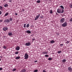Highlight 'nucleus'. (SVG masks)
Instances as JSON below:
<instances>
[{
  "mask_svg": "<svg viewBox=\"0 0 72 72\" xmlns=\"http://www.w3.org/2000/svg\"><path fill=\"white\" fill-rule=\"evenodd\" d=\"M30 45H31V43L30 42L26 43H25V45L26 46H30Z\"/></svg>",
  "mask_w": 72,
  "mask_h": 72,
  "instance_id": "7",
  "label": "nucleus"
},
{
  "mask_svg": "<svg viewBox=\"0 0 72 72\" xmlns=\"http://www.w3.org/2000/svg\"><path fill=\"white\" fill-rule=\"evenodd\" d=\"M37 14H39L38 15H37L36 17L35 18V20L36 21L37 19H39V18L40 17V14L37 13Z\"/></svg>",
  "mask_w": 72,
  "mask_h": 72,
  "instance_id": "3",
  "label": "nucleus"
},
{
  "mask_svg": "<svg viewBox=\"0 0 72 72\" xmlns=\"http://www.w3.org/2000/svg\"><path fill=\"white\" fill-rule=\"evenodd\" d=\"M56 15H58V14L57 12H56Z\"/></svg>",
  "mask_w": 72,
  "mask_h": 72,
  "instance_id": "49",
  "label": "nucleus"
},
{
  "mask_svg": "<svg viewBox=\"0 0 72 72\" xmlns=\"http://www.w3.org/2000/svg\"><path fill=\"white\" fill-rule=\"evenodd\" d=\"M9 2L10 3H11V2H12V0H9Z\"/></svg>",
  "mask_w": 72,
  "mask_h": 72,
  "instance_id": "38",
  "label": "nucleus"
},
{
  "mask_svg": "<svg viewBox=\"0 0 72 72\" xmlns=\"http://www.w3.org/2000/svg\"><path fill=\"white\" fill-rule=\"evenodd\" d=\"M48 53V52L46 51H44L42 52V54H47Z\"/></svg>",
  "mask_w": 72,
  "mask_h": 72,
  "instance_id": "11",
  "label": "nucleus"
},
{
  "mask_svg": "<svg viewBox=\"0 0 72 72\" xmlns=\"http://www.w3.org/2000/svg\"><path fill=\"white\" fill-rule=\"evenodd\" d=\"M67 26V23L66 22H65L63 24H62V26L65 27Z\"/></svg>",
  "mask_w": 72,
  "mask_h": 72,
  "instance_id": "4",
  "label": "nucleus"
},
{
  "mask_svg": "<svg viewBox=\"0 0 72 72\" xmlns=\"http://www.w3.org/2000/svg\"><path fill=\"white\" fill-rule=\"evenodd\" d=\"M68 70L69 71H70V72H72V68L71 67H68Z\"/></svg>",
  "mask_w": 72,
  "mask_h": 72,
  "instance_id": "9",
  "label": "nucleus"
},
{
  "mask_svg": "<svg viewBox=\"0 0 72 72\" xmlns=\"http://www.w3.org/2000/svg\"><path fill=\"white\" fill-rule=\"evenodd\" d=\"M22 12H24V9H22Z\"/></svg>",
  "mask_w": 72,
  "mask_h": 72,
  "instance_id": "47",
  "label": "nucleus"
},
{
  "mask_svg": "<svg viewBox=\"0 0 72 72\" xmlns=\"http://www.w3.org/2000/svg\"><path fill=\"white\" fill-rule=\"evenodd\" d=\"M66 62V59H64L62 60V63H65Z\"/></svg>",
  "mask_w": 72,
  "mask_h": 72,
  "instance_id": "17",
  "label": "nucleus"
},
{
  "mask_svg": "<svg viewBox=\"0 0 72 72\" xmlns=\"http://www.w3.org/2000/svg\"><path fill=\"white\" fill-rule=\"evenodd\" d=\"M37 71H38V70H37V69H36L34 71V72H37Z\"/></svg>",
  "mask_w": 72,
  "mask_h": 72,
  "instance_id": "34",
  "label": "nucleus"
},
{
  "mask_svg": "<svg viewBox=\"0 0 72 72\" xmlns=\"http://www.w3.org/2000/svg\"><path fill=\"white\" fill-rule=\"evenodd\" d=\"M29 26L30 24H27V25L26 26V28H28V27H29Z\"/></svg>",
  "mask_w": 72,
  "mask_h": 72,
  "instance_id": "20",
  "label": "nucleus"
},
{
  "mask_svg": "<svg viewBox=\"0 0 72 72\" xmlns=\"http://www.w3.org/2000/svg\"><path fill=\"white\" fill-rule=\"evenodd\" d=\"M8 30V28L7 27H4L3 28V30L4 31H7Z\"/></svg>",
  "mask_w": 72,
  "mask_h": 72,
  "instance_id": "8",
  "label": "nucleus"
},
{
  "mask_svg": "<svg viewBox=\"0 0 72 72\" xmlns=\"http://www.w3.org/2000/svg\"><path fill=\"white\" fill-rule=\"evenodd\" d=\"M69 21L70 22H72V17L70 19Z\"/></svg>",
  "mask_w": 72,
  "mask_h": 72,
  "instance_id": "30",
  "label": "nucleus"
},
{
  "mask_svg": "<svg viewBox=\"0 0 72 72\" xmlns=\"http://www.w3.org/2000/svg\"><path fill=\"white\" fill-rule=\"evenodd\" d=\"M60 7L62 9H64V7H63V6H60Z\"/></svg>",
  "mask_w": 72,
  "mask_h": 72,
  "instance_id": "29",
  "label": "nucleus"
},
{
  "mask_svg": "<svg viewBox=\"0 0 72 72\" xmlns=\"http://www.w3.org/2000/svg\"><path fill=\"white\" fill-rule=\"evenodd\" d=\"M3 22V20H0V22Z\"/></svg>",
  "mask_w": 72,
  "mask_h": 72,
  "instance_id": "45",
  "label": "nucleus"
},
{
  "mask_svg": "<svg viewBox=\"0 0 72 72\" xmlns=\"http://www.w3.org/2000/svg\"><path fill=\"white\" fill-rule=\"evenodd\" d=\"M45 57H49V55H45Z\"/></svg>",
  "mask_w": 72,
  "mask_h": 72,
  "instance_id": "33",
  "label": "nucleus"
},
{
  "mask_svg": "<svg viewBox=\"0 0 72 72\" xmlns=\"http://www.w3.org/2000/svg\"><path fill=\"white\" fill-rule=\"evenodd\" d=\"M4 1H6V0H3Z\"/></svg>",
  "mask_w": 72,
  "mask_h": 72,
  "instance_id": "52",
  "label": "nucleus"
},
{
  "mask_svg": "<svg viewBox=\"0 0 72 72\" xmlns=\"http://www.w3.org/2000/svg\"><path fill=\"white\" fill-rule=\"evenodd\" d=\"M32 40L33 41H34V40H35V39H32Z\"/></svg>",
  "mask_w": 72,
  "mask_h": 72,
  "instance_id": "50",
  "label": "nucleus"
},
{
  "mask_svg": "<svg viewBox=\"0 0 72 72\" xmlns=\"http://www.w3.org/2000/svg\"><path fill=\"white\" fill-rule=\"evenodd\" d=\"M8 14H9V12H7L5 14V15H4V17H6V16H7V15H8Z\"/></svg>",
  "mask_w": 72,
  "mask_h": 72,
  "instance_id": "16",
  "label": "nucleus"
},
{
  "mask_svg": "<svg viewBox=\"0 0 72 72\" xmlns=\"http://www.w3.org/2000/svg\"><path fill=\"white\" fill-rule=\"evenodd\" d=\"M1 58H0V61H1Z\"/></svg>",
  "mask_w": 72,
  "mask_h": 72,
  "instance_id": "51",
  "label": "nucleus"
},
{
  "mask_svg": "<svg viewBox=\"0 0 72 72\" xmlns=\"http://www.w3.org/2000/svg\"><path fill=\"white\" fill-rule=\"evenodd\" d=\"M1 70H3V68H0V71H1Z\"/></svg>",
  "mask_w": 72,
  "mask_h": 72,
  "instance_id": "39",
  "label": "nucleus"
},
{
  "mask_svg": "<svg viewBox=\"0 0 72 72\" xmlns=\"http://www.w3.org/2000/svg\"><path fill=\"white\" fill-rule=\"evenodd\" d=\"M62 53V51H58L57 52L58 54H60V53Z\"/></svg>",
  "mask_w": 72,
  "mask_h": 72,
  "instance_id": "19",
  "label": "nucleus"
},
{
  "mask_svg": "<svg viewBox=\"0 0 72 72\" xmlns=\"http://www.w3.org/2000/svg\"><path fill=\"white\" fill-rule=\"evenodd\" d=\"M40 19H42V16H41V17L40 16Z\"/></svg>",
  "mask_w": 72,
  "mask_h": 72,
  "instance_id": "42",
  "label": "nucleus"
},
{
  "mask_svg": "<svg viewBox=\"0 0 72 72\" xmlns=\"http://www.w3.org/2000/svg\"><path fill=\"white\" fill-rule=\"evenodd\" d=\"M19 49H20V47L18 46H17L15 48V50L17 51L19 50Z\"/></svg>",
  "mask_w": 72,
  "mask_h": 72,
  "instance_id": "10",
  "label": "nucleus"
},
{
  "mask_svg": "<svg viewBox=\"0 0 72 72\" xmlns=\"http://www.w3.org/2000/svg\"><path fill=\"white\" fill-rule=\"evenodd\" d=\"M0 57L1 58H3V57L1 56H0Z\"/></svg>",
  "mask_w": 72,
  "mask_h": 72,
  "instance_id": "48",
  "label": "nucleus"
},
{
  "mask_svg": "<svg viewBox=\"0 0 72 72\" xmlns=\"http://www.w3.org/2000/svg\"><path fill=\"white\" fill-rule=\"evenodd\" d=\"M62 11L61 12V9H59V8H58L57 10V12L58 13H63V12H64V9H61Z\"/></svg>",
  "mask_w": 72,
  "mask_h": 72,
  "instance_id": "1",
  "label": "nucleus"
},
{
  "mask_svg": "<svg viewBox=\"0 0 72 72\" xmlns=\"http://www.w3.org/2000/svg\"><path fill=\"white\" fill-rule=\"evenodd\" d=\"M48 0H49V1H50L51 0H44L45 1H48Z\"/></svg>",
  "mask_w": 72,
  "mask_h": 72,
  "instance_id": "46",
  "label": "nucleus"
},
{
  "mask_svg": "<svg viewBox=\"0 0 72 72\" xmlns=\"http://www.w3.org/2000/svg\"><path fill=\"white\" fill-rule=\"evenodd\" d=\"M8 35L9 36H12V33H8Z\"/></svg>",
  "mask_w": 72,
  "mask_h": 72,
  "instance_id": "28",
  "label": "nucleus"
},
{
  "mask_svg": "<svg viewBox=\"0 0 72 72\" xmlns=\"http://www.w3.org/2000/svg\"><path fill=\"white\" fill-rule=\"evenodd\" d=\"M40 2H41V1H40V0H39L38 1H37V3H40Z\"/></svg>",
  "mask_w": 72,
  "mask_h": 72,
  "instance_id": "27",
  "label": "nucleus"
},
{
  "mask_svg": "<svg viewBox=\"0 0 72 72\" xmlns=\"http://www.w3.org/2000/svg\"><path fill=\"white\" fill-rule=\"evenodd\" d=\"M57 72H58V71H57Z\"/></svg>",
  "mask_w": 72,
  "mask_h": 72,
  "instance_id": "53",
  "label": "nucleus"
},
{
  "mask_svg": "<svg viewBox=\"0 0 72 72\" xmlns=\"http://www.w3.org/2000/svg\"><path fill=\"white\" fill-rule=\"evenodd\" d=\"M26 71V70L25 69H23L21 70V72H25Z\"/></svg>",
  "mask_w": 72,
  "mask_h": 72,
  "instance_id": "12",
  "label": "nucleus"
},
{
  "mask_svg": "<svg viewBox=\"0 0 72 72\" xmlns=\"http://www.w3.org/2000/svg\"><path fill=\"white\" fill-rule=\"evenodd\" d=\"M26 24H24V27L26 28Z\"/></svg>",
  "mask_w": 72,
  "mask_h": 72,
  "instance_id": "31",
  "label": "nucleus"
},
{
  "mask_svg": "<svg viewBox=\"0 0 72 72\" xmlns=\"http://www.w3.org/2000/svg\"><path fill=\"white\" fill-rule=\"evenodd\" d=\"M65 21V19L64 18H62L60 20L61 23H63Z\"/></svg>",
  "mask_w": 72,
  "mask_h": 72,
  "instance_id": "6",
  "label": "nucleus"
},
{
  "mask_svg": "<svg viewBox=\"0 0 72 72\" xmlns=\"http://www.w3.org/2000/svg\"><path fill=\"white\" fill-rule=\"evenodd\" d=\"M9 20L10 21L12 22V21H13V18H10Z\"/></svg>",
  "mask_w": 72,
  "mask_h": 72,
  "instance_id": "21",
  "label": "nucleus"
},
{
  "mask_svg": "<svg viewBox=\"0 0 72 72\" xmlns=\"http://www.w3.org/2000/svg\"><path fill=\"white\" fill-rule=\"evenodd\" d=\"M15 15H18V14L17 13H15Z\"/></svg>",
  "mask_w": 72,
  "mask_h": 72,
  "instance_id": "44",
  "label": "nucleus"
},
{
  "mask_svg": "<svg viewBox=\"0 0 72 72\" xmlns=\"http://www.w3.org/2000/svg\"><path fill=\"white\" fill-rule=\"evenodd\" d=\"M3 22L4 23H10V20L8 19H6L4 20Z\"/></svg>",
  "mask_w": 72,
  "mask_h": 72,
  "instance_id": "5",
  "label": "nucleus"
},
{
  "mask_svg": "<svg viewBox=\"0 0 72 72\" xmlns=\"http://www.w3.org/2000/svg\"><path fill=\"white\" fill-rule=\"evenodd\" d=\"M60 46H63V44H60Z\"/></svg>",
  "mask_w": 72,
  "mask_h": 72,
  "instance_id": "41",
  "label": "nucleus"
},
{
  "mask_svg": "<svg viewBox=\"0 0 72 72\" xmlns=\"http://www.w3.org/2000/svg\"><path fill=\"white\" fill-rule=\"evenodd\" d=\"M8 6V4H5L4 5V7H7V6Z\"/></svg>",
  "mask_w": 72,
  "mask_h": 72,
  "instance_id": "18",
  "label": "nucleus"
},
{
  "mask_svg": "<svg viewBox=\"0 0 72 72\" xmlns=\"http://www.w3.org/2000/svg\"><path fill=\"white\" fill-rule=\"evenodd\" d=\"M24 59H27L28 58L29 55H28L27 53H26L24 54Z\"/></svg>",
  "mask_w": 72,
  "mask_h": 72,
  "instance_id": "2",
  "label": "nucleus"
},
{
  "mask_svg": "<svg viewBox=\"0 0 72 72\" xmlns=\"http://www.w3.org/2000/svg\"><path fill=\"white\" fill-rule=\"evenodd\" d=\"M48 60H52V58L50 57L48 58Z\"/></svg>",
  "mask_w": 72,
  "mask_h": 72,
  "instance_id": "26",
  "label": "nucleus"
},
{
  "mask_svg": "<svg viewBox=\"0 0 72 72\" xmlns=\"http://www.w3.org/2000/svg\"><path fill=\"white\" fill-rule=\"evenodd\" d=\"M69 6L70 8H72V3L70 4H69Z\"/></svg>",
  "mask_w": 72,
  "mask_h": 72,
  "instance_id": "24",
  "label": "nucleus"
},
{
  "mask_svg": "<svg viewBox=\"0 0 72 72\" xmlns=\"http://www.w3.org/2000/svg\"><path fill=\"white\" fill-rule=\"evenodd\" d=\"M69 42L68 41H67L66 42V44H68V43H69Z\"/></svg>",
  "mask_w": 72,
  "mask_h": 72,
  "instance_id": "37",
  "label": "nucleus"
},
{
  "mask_svg": "<svg viewBox=\"0 0 72 72\" xmlns=\"http://www.w3.org/2000/svg\"><path fill=\"white\" fill-rule=\"evenodd\" d=\"M26 33H28V34L29 33H31V31L30 30H27L26 31Z\"/></svg>",
  "mask_w": 72,
  "mask_h": 72,
  "instance_id": "13",
  "label": "nucleus"
},
{
  "mask_svg": "<svg viewBox=\"0 0 72 72\" xmlns=\"http://www.w3.org/2000/svg\"><path fill=\"white\" fill-rule=\"evenodd\" d=\"M0 10H3V7H2V6H0Z\"/></svg>",
  "mask_w": 72,
  "mask_h": 72,
  "instance_id": "25",
  "label": "nucleus"
},
{
  "mask_svg": "<svg viewBox=\"0 0 72 72\" xmlns=\"http://www.w3.org/2000/svg\"><path fill=\"white\" fill-rule=\"evenodd\" d=\"M21 58V57L19 56H18L16 57H15V59H19Z\"/></svg>",
  "mask_w": 72,
  "mask_h": 72,
  "instance_id": "15",
  "label": "nucleus"
},
{
  "mask_svg": "<svg viewBox=\"0 0 72 72\" xmlns=\"http://www.w3.org/2000/svg\"><path fill=\"white\" fill-rule=\"evenodd\" d=\"M42 72H46V70H45L43 69V70Z\"/></svg>",
  "mask_w": 72,
  "mask_h": 72,
  "instance_id": "36",
  "label": "nucleus"
},
{
  "mask_svg": "<svg viewBox=\"0 0 72 72\" xmlns=\"http://www.w3.org/2000/svg\"><path fill=\"white\" fill-rule=\"evenodd\" d=\"M3 48L4 49H6V47L5 46H3Z\"/></svg>",
  "mask_w": 72,
  "mask_h": 72,
  "instance_id": "35",
  "label": "nucleus"
},
{
  "mask_svg": "<svg viewBox=\"0 0 72 72\" xmlns=\"http://www.w3.org/2000/svg\"><path fill=\"white\" fill-rule=\"evenodd\" d=\"M50 43L51 44H54L55 42V41L53 40H52L50 41Z\"/></svg>",
  "mask_w": 72,
  "mask_h": 72,
  "instance_id": "14",
  "label": "nucleus"
},
{
  "mask_svg": "<svg viewBox=\"0 0 72 72\" xmlns=\"http://www.w3.org/2000/svg\"><path fill=\"white\" fill-rule=\"evenodd\" d=\"M19 54V52L18 51H17L15 52V54Z\"/></svg>",
  "mask_w": 72,
  "mask_h": 72,
  "instance_id": "23",
  "label": "nucleus"
},
{
  "mask_svg": "<svg viewBox=\"0 0 72 72\" xmlns=\"http://www.w3.org/2000/svg\"><path fill=\"white\" fill-rule=\"evenodd\" d=\"M50 13L51 14H52V13H53V10H50Z\"/></svg>",
  "mask_w": 72,
  "mask_h": 72,
  "instance_id": "22",
  "label": "nucleus"
},
{
  "mask_svg": "<svg viewBox=\"0 0 72 72\" xmlns=\"http://www.w3.org/2000/svg\"><path fill=\"white\" fill-rule=\"evenodd\" d=\"M37 62V60H35V61H34V63H36V62Z\"/></svg>",
  "mask_w": 72,
  "mask_h": 72,
  "instance_id": "43",
  "label": "nucleus"
},
{
  "mask_svg": "<svg viewBox=\"0 0 72 72\" xmlns=\"http://www.w3.org/2000/svg\"><path fill=\"white\" fill-rule=\"evenodd\" d=\"M12 71H16V69L14 68V69H12Z\"/></svg>",
  "mask_w": 72,
  "mask_h": 72,
  "instance_id": "32",
  "label": "nucleus"
},
{
  "mask_svg": "<svg viewBox=\"0 0 72 72\" xmlns=\"http://www.w3.org/2000/svg\"><path fill=\"white\" fill-rule=\"evenodd\" d=\"M2 14V12H1V11L0 10V15H1Z\"/></svg>",
  "mask_w": 72,
  "mask_h": 72,
  "instance_id": "40",
  "label": "nucleus"
}]
</instances>
